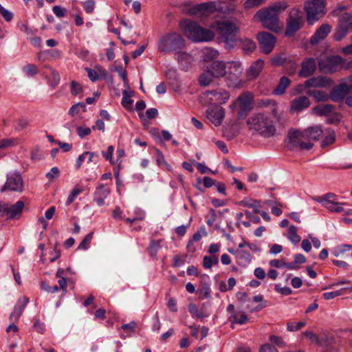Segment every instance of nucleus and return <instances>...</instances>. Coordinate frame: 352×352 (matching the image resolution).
Instances as JSON below:
<instances>
[{
  "mask_svg": "<svg viewBox=\"0 0 352 352\" xmlns=\"http://www.w3.org/2000/svg\"><path fill=\"white\" fill-rule=\"evenodd\" d=\"M287 8V4L285 1L276 2L269 7L258 10L254 16V19L259 21L265 28L278 32L283 28L278 16Z\"/></svg>",
  "mask_w": 352,
  "mask_h": 352,
  "instance_id": "1",
  "label": "nucleus"
},
{
  "mask_svg": "<svg viewBox=\"0 0 352 352\" xmlns=\"http://www.w3.org/2000/svg\"><path fill=\"white\" fill-rule=\"evenodd\" d=\"M246 124L248 130L252 133H256L264 138L273 137L276 132L273 120L262 113L248 118Z\"/></svg>",
  "mask_w": 352,
  "mask_h": 352,
  "instance_id": "2",
  "label": "nucleus"
},
{
  "mask_svg": "<svg viewBox=\"0 0 352 352\" xmlns=\"http://www.w3.org/2000/svg\"><path fill=\"white\" fill-rule=\"evenodd\" d=\"M185 36L193 42H207L212 41L214 36V32L208 29L201 27L197 23L184 20L180 23Z\"/></svg>",
  "mask_w": 352,
  "mask_h": 352,
  "instance_id": "3",
  "label": "nucleus"
},
{
  "mask_svg": "<svg viewBox=\"0 0 352 352\" xmlns=\"http://www.w3.org/2000/svg\"><path fill=\"white\" fill-rule=\"evenodd\" d=\"M184 39L177 32L165 34L159 41V50L163 53L179 52L184 47Z\"/></svg>",
  "mask_w": 352,
  "mask_h": 352,
  "instance_id": "4",
  "label": "nucleus"
},
{
  "mask_svg": "<svg viewBox=\"0 0 352 352\" xmlns=\"http://www.w3.org/2000/svg\"><path fill=\"white\" fill-rule=\"evenodd\" d=\"M307 20L313 24L322 18L326 12L325 0H307L305 3Z\"/></svg>",
  "mask_w": 352,
  "mask_h": 352,
  "instance_id": "5",
  "label": "nucleus"
},
{
  "mask_svg": "<svg viewBox=\"0 0 352 352\" xmlns=\"http://www.w3.org/2000/svg\"><path fill=\"white\" fill-rule=\"evenodd\" d=\"M288 138L290 149L309 150L314 145L311 142H307L304 131L291 129L288 132Z\"/></svg>",
  "mask_w": 352,
  "mask_h": 352,
  "instance_id": "6",
  "label": "nucleus"
},
{
  "mask_svg": "<svg viewBox=\"0 0 352 352\" xmlns=\"http://www.w3.org/2000/svg\"><path fill=\"white\" fill-rule=\"evenodd\" d=\"M243 207L246 208L243 210V213L250 221L254 223L260 222L261 219L257 214L260 213V210L262 208L261 201L250 197H245L243 198Z\"/></svg>",
  "mask_w": 352,
  "mask_h": 352,
  "instance_id": "7",
  "label": "nucleus"
},
{
  "mask_svg": "<svg viewBox=\"0 0 352 352\" xmlns=\"http://www.w3.org/2000/svg\"><path fill=\"white\" fill-rule=\"evenodd\" d=\"M227 74L226 75V82L228 87L240 88L241 85V66L239 62H230L228 63Z\"/></svg>",
  "mask_w": 352,
  "mask_h": 352,
  "instance_id": "8",
  "label": "nucleus"
},
{
  "mask_svg": "<svg viewBox=\"0 0 352 352\" xmlns=\"http://www.w3.org/2000/svg\"><path fill=\"white\" fill-rule=\"evenodd\" d=\"M314 199L321 204L324 208L332 212H342V205H346V203H340L338 201V196L332 192L327 193L322 196L317 197Z\"/></svg>",
  "mask_w": 352,
  "mask_h": 352,
  "instance_id": "9",
  "label": "nucleus"
},
{
  "mask_svg": "<svg viewBox=\"0 0 352 352\" xmlns=\"http://www.w3.org/2000/svg\"><path fill=\"white\" fill-rule=\"evenodd\" d=\"M303 17L297 8H292L289 14L285 35L292 36L303 25Z\"/></svg>",
  "mask_w": 352,
  "mask_h": 352,
  "instance_id": "10",
  "label": "nucleus"
},
{
  "mask_svg": "<svg viewBox=\"0 0 352 352\" xmlns=\"http://www.w3.org/2000/svg\"><path fill=\"white\" fill-rule=\"evenodd\" d=\"M212 28L217 33L221 36L226 41H232L239 31L236 25L228 21H217Z\"/></svg>",
  "mask_w": 352,
  "mask_h": 352,
  "instance_id": "11",
  "label": "nucleus"
},
{
  "mask_svg": "<svg viewBox=\"0 0 352 352\" xmlns=\"http://www.w3.org/2000/svg\"><path fill=\"white\" fill-rule=\"evenodd\" d=\"M24 186L21 175L16 172L9 173L7 175L6 182L1 188V192L6 190L21 192Z\"/></svg>",
  "mask_w": 352,
  "mask_h": 352,
  "instance_id": "12",
  "label": "nucleus"
},
{
  "mask_svg": "<svg viewBox=\"0 0 352 352\" xmlns=\"http://www.w3.org/2000/svg\"><path fill=\"white\" fill-rule=\"evenodd\" d=\"M257 39L261 50L264 54H269L272 52L276 42V38L273 34L262 32L257 34Z\"/></svg>",
  "mask_w": 352,
  "mask_h": 352,
  "instance_id": "13",
  "label": "nucleus"
},
{
  "mask_svg": "<svg viewBox=\"0 0 352 352\" xmlns=\"http://www.w3.org/2000/svg\"><path fill=\"white\" fill-rule=\"evenodd\" d=\"M23 208L24 203L22 201H18L13 205L0 204V212L9 219H16L21 215Z\"/></svg>",
  "mask_w": 352,
  "mask_h": 352,
  "instance_id": "14",
  "label": "nucleus"
},
{
  "mask_svg": "<svg viewBox=\"0 0 352 352\" xmlns=\"http://www.w3.org/2000/svg\"><path fill=\"white\" fill-rule=\"evenodd\" d=\"M352 92V85L345 83L342 80L341 82L333 87L329 94L330 99L336 102H341L346 95Z\"/></svg>",
  "mask_w": 352,
  "mask_h": 352,
  "instance_id": "15",
  "label": "nucleus"
},
{
  "mask_svg": "<svg viewBox=\"0 0 352 352\" xmlns=\"http://www.w3.org/2000/svg\"><path fill=\"white\" fill-rule=\"evenodd\" d=\"M206 117L215 126H220L225 117L224 109L219 106H212L206 111Z\"/></svg>",
  "mask_w": 352,
  "mask_h": 352,
  "instance_id": "16",
  "label": "nucleus"
},
{
  "mask_svg": "<svg viewBox=\"0 0 352 352\" xmlns=\"http://www.w3.org/2000/svg\"><path fill=\"white\" fill-rule=\"evenodd\" d=\"M343 58L339 56H332L328 57L326 60V65L323 66L322 63H319L320 70L329 73H333L341 67L343 63Z\"/></svg>",
  "mask_w": 352,
  "mask_h": 352,
  "instance_id": "17",
  "label": "nucleus"
},
{
  "mask_svg": "<svg viewBox=\"0 0 352 352\" xmlns=\"http://www.w3.org/2000/svg\"><path fill=\"white\" fill-rule=\"evenodd\" d=\"M316 69V60L313 58H307L301 63V69L298 75L302 78H307L312 76Z\"/></svg>",
  "mask_w": 352,
  "mask_h": 352,
  "instance_id": "18",
  "label": "nucleus"
},
{
  "mask_svg": "<svg viewBox=\"0 0 352 352\" xmlns=\"http://www.w3.org/2000/svg\"><path fill=\"white\" fill-rule=\"evenodd\" d=\"M331 84L329 78L320 76L309 78L305 82L304 86L306 88H324L330 87Z\"/></svg>",
  "mask_w": 352,
  "mask_h": 352,
  "instance_id": "19",
  "label": "nucleus"
},
{
  "mask_svg": "<svg viewBox=\"0 0 352 352\" xmlns=\"http://www.w3.org/2000/svg\"><path fill=\"white\" fill-rule=\"evenodd\" d=\"M264 65L265 62L261 58L254 61L246 71V80H252L256 78L261 72Z\"/></svg>",
  "mask_w": 352,
  "mask_h": 352,
  "instance_id": "20",
  "label": "nucleus"
},
{
  "mask_svg": "<svg viewBox=\"0 0 352 352\" xmlns=\"http://www.w3.org/2000/svg\"><path fill=\"white\" fill-rule=\"evenodd\" d=\"M204 96L211 102L225 103L230 98L228 93L225 90H213L204 93Z\"/></svg>",
  "mask_w": 352,
  "mask_h": 352,
  "instance_id": "21",
  "label": "nucleus"
},
{
  "mask_svg": "<svg viewBox=\"0 0 352 352\" xmlns=\"http://www.w3.org/2000/svg\"><path fill=\"white\" fill-rule=\"evenodd\" d=\"M110 192V189L104 184L98 185L94 194V201L99 206H104L105 204L104 199L109 197Z\"/></svg>",
  "mask_w": 352,
  "mask_h": 352,
  "instance_id": "22",
  "label": "nucleus"
},
{
  "mask_svg": "<svg viewBox=\"0 0 352 352\" xmlns=\"http://www.w3.org/2000/svg\"><path fill=\"white\" fill-rule=\"evenodd\" d=\"M265 307L266 303L263 302V296L261 294L254 296L252 299H249L246 305V308L250 312L259 311Z\"/></svg>",
  "mask_w": 352,
  "mask_h": 352,
  "instance_id": "23",
  "label": "nucleus"
},
{
  "mask_svg": "<svg viewBox=\"0 0 352 352\" xmlns=\"http://www.w3.org/2000/svg\"><path fill=\"white\" fill-rule=\"evenodd\" d=\"M217 1H209L196 5L194 10L197 13L208 15L217 12Z\"/></svg>",
  "mask_w": 352,
  "mask_h": 352,
  "instance_id": "24",
  "label": "nucleus"
},
{
  "mask_svg": "<svg viewBox=\"0 0 352 352\" xmlns=\"http://www.w3.org/2000/svg\"><path fill=\"white\" fill-rule=\"evenodd\" d=\"M309 105L310 101L307 96H299L292 101L290 111L292 113L299 112L309 107Z\"/></svg>",
  "mask_w": 352,
  "mask_h": 352,
  "instance_id": "25",
  "label": "nucleus"
},
{
  "mask_svg": "<svg viewBox=\"0 0 352 352\" xmlns=\"http://www.w3.org/2000/svg\"><path fill=\"white\" fill-rule=\"evenodd\" d=\"M331 32V27L328 24L322 25L310 38V43L316 45L324 39Z\"/></svg>",
  "mask_w": 352,
  "mask_h": 352,
  "instance_id": "26",
  "label": "nucleus"
},
{
  "mask_svg": "<svg viewBox=\"0 0 352 352\" xmlns=\"http://www.w3.org/2000/svg\"><path fill=\"white\" fill-rule=\"evenodd\" d=\"M304 132L307 141V142L318 140L323 134V131L320 126L308 127Z\"/></svg>",
  "mask_w": 352,
  "mask_h": 352,
  "instance_id": "27",
  "label": "nucleus"
},
{
  "mask_svg": "<svg viewBox=\"0 0 352 352\" xmlns=\"http://www.w3.org/2000/svg\"><path fill=\"white\" fill-rule=\"evenodd\" d=\"M28 298L23 296L21 297L19 300L16 305L14 306V309L13 311L10 314V319L17 320L21 315L22 314L25 307L28 303Z\"/></svg>",
  "mask_w": 352,
  "mask_h": 352,
  "instance_id": "28",
  "label": "nucleus"
},
{
  "mask_svg": "<svg viewBox=\"0 0 352 352\" xmlns=\"http://www.w3.org/2000/svg\"><path fill=\"white\" fill-rule=\"evenodd\" d=\"M220 73H212L208 67L207 70L200 75L199 78V84L202 86H207L212 82L214 78H219Z\"/></svg>",
  "mask_w": 352,
  "mask_h": 352,
  "instance_id": "29",
  "label": "nucleus"
},
{
  "mask_svg": "<svg viewBox=\"0 0 352 352\" xmlns=\"http://www.w3.org/2000/svg\"><path fill=\"white\" fill-rule=\"evenodd\" d=\"M217 12L223 14H230L236 9L235 5L230 2L217 1Z\"/></svg>",
  "mask_w": 352,
  "mask_h": 352,
  "instance_id": "30",
  "label": "nucleus"
},
{
  "mask_svg": "<svg viewBox=\"0 0 352 352\" xmlns=\"http://www.w3.org/2000/svg\"><path fill=\"white\" fill-rule=\"evenodd\" d=\"M334 110V107L332 104H320L312 109V112L318 116H327L331 115Z\"/></svg>",
  "mask_w": 352,
  "mask_h": 352,
  "instance_id": "31",
  "label": "nucleus"
},
{
  "mask_svg": "<svg viewBox=\"0 0 352 352\" xmlns=\"http://www.w3.org/2000/svg\"><path fill=\"white\" fill-rule=\"evenodd\" d=\"M208 68L212 73H220L219 78L226 76L227 74V70H226V68L228 69L227 66L225 65L223 62L219 60L212 62Z\"/></svg>",
  "mask_w": 352,
  "mask_h": 352,
  "instance_id": "32",
  "label": "nucleus"
},
{
  "mask_svg": "<svg viewBox=\"0 0 352 352\" xmlns=\"http://www.w3.org/2000/svg\"><path fill=\"white\" fill-rule=\"evenodd\" d=\"M290 84L291 80L287 77L282 76L280 78L278 86L274 90V94L278 96L283 95Z\"/></svg>",
  "mask_w": 352,
  "mask_h": 352,
  "instance_id": "33",
  "label": "nucleus"
},
{
  "mask_svg": "<svg viewBox=\"0 0 352 352\" xmlns=\"http://www.w3.org/2000/svg\"><path fill=\"white\" fill-rule=\"evenodd\" d=\"M85 70L87 72V75L89 78L92 81H96L99 79L100 76H106L107 72L104 69L98 67V72L95 71L94 69H90V68H85Z\"/></svg>",
  "mask_w": 352,
  "mask_h": 352,
  "instance_id": "34",
  "label": "nucleus"
},
{
  "mask_svg": "<svg viewBox=\"0 0 352 352\" xmlns=\"http://www.w3.org/2000/svg\"><path fill=\"white\" fill-rule=\"evenodd\" d=\"M307 95L312 96L316 102L327 101L330 97L325 91L309 90L307 91Z\"/></svg>",
  "mask_w": 352,
  "mask_h": 352,
  "instance_id": "35",
  "label": "nucleus"
},
{
  "mask_svg": "<svg viewBox=\"0 0 352 352\" xmlns=\"http://www.w3.org/2000/svg\"><path fill=\"white\" fill-rule=\"evenodd\" d=\"M339 25L351 32L352 14L347 12L342 14L339 19Z\"/></svg>",
  "mask_w": 352,
  "mask_h": 352,
  "instance_id": "36",
  "label": "nucleus"
},
{
  "mask_svg": "<svg viewBox=\"0 0 352 352\" xmlns=\"http://www.w3.org/2000/svg\"><path fill=\"white\" fill-rule=\"evenodd\" d=\"M134 92L129 89V88H126L122 91V104L125 108H129L131 104L133 102V100L131 99V96H133Z\"/></svg>",
  "mask_w": 352,
  "mask_h": 352,
  "instance_id": "37",
  "label": "nucleus"
},
{
  "mask_svg": "<svg viewBox=\"0 0 352 352\" xmlns=\"http://www.w3.org/2000/svg\"><path fill=\"white\" fill-rule=\"evenodd\" d=\"M289 60L283 54H279L271 58V64L274 67L285 66Z\"/></svg>",
  "mask_w": 352,
  "mask_h": 352,
  "instance_id": "38",
  "label": "nucleus"
},
{
  "mask_svg": "<svg viewBox=\"0 0 352 352\" xmlns=\"http://www.w3.org/2000/svg\"><path fill=\"white\" fill-rule=\"evenodd\" d=\"M188 311L190 313L192 318L202 319L207 317L208 316L204 313V311L202 309H199L197 307V306L193 303H190L188 305Z\"/></svg>",
  "mask_w": 352,
  "mask_h": 352,
  "instance_id": "39",
  "label": "nucleus"
},
{
  "mask_svg": "<svg viewBox=\"0 0 352 352\" xmlns=\"http://www.w3.org/2000/svg\"><path fill=\"white\" fill-rule=\"evenodd\" d=\"M19 144L17 138H3L0 140V150H5L16 146Z\"/></svg>",
  "mask_w": 352,
  "mask_h": 352,
  "instance_id": "40",
  "label": "nucleus"
},
{
  "mask_svg": "<svg viewBox=\"0 0 352 352\" xmlns=\"http://www.w3.org/2000/svg\"><path fill=\"white\" fill-rule=\"evenodd\" d=\"M219 260L217 256H205L203 259V267L205 269H210L212 265H217Z\"/></svg>",
  "mask_w": 352,
  "mask_h": 352,
  "instance_id": "41",
  "label": "nucleus"
},
{
  "mask_svg": "<svg viewBox=\"0 0 352 352\" xmlns=\"http://www.w3.org/2000/svg\"><path fill=\"white\" fill-rule=\"evenodd\" d=\"M253 107V95L250 92L243 93V112Z\"/></svg>",
  "mask_w": 352,
  "mask_h": 352,
  "instance_id": "42",
  "label": "nucleus"
},
{
  "mask_svg": "<svg viewBox=\"0 0 352 352\" xmlns=\"http://www.w3.org/2000/svg\"><path fill=\"white\" fill-rule=\"evenodd\" d=\"M287 238L294 243H297L300 241V237L297 234V228L296 226H290L289 227Z\"/></svg>",
  "mask_w": 352,
  "mask_h": 352,
  "instance_id": "43",
  "label": "nucleus"
},
{
  "mask_svg": "<svg viewBox=\"0 0 352 352\" xmlns=\"http://www.w3.org/2000/svg\"><path fill=\"white\" fill-rule=\"evenodd\" d=\"M327 132H328V135L325 137V138L321 142V146L322 147H325V146L332 144L336 140V134H335L334 131H333L331 129H328Z\"/></svg>",
  "mask_w": 352,
  "mask_h": 352,
  "instance_id": "44",
  "label": "nucleus"
},
{
  "mask_svg": "<svg viewBox=\"0 0 352 352\" xmlns=\"http://www.w3.org/2000/svg\"><path fill=\"white\" fill-rule=\"evenodd\" d=\"M161 243L162 240H153L151 241L148 250L151 256H155L157 252L161 249Z\"/></svg>",
  "mask_w": 352,
  "mask_h": 352,
  "instance_id": "45",
  "label": "nucleus"
},
{
  "mask_svg": "<svg viewBox=\"0 0 352 352\" xmlns=\"http://www.w3.org/2000/svg\"><path fill=\"white\" fill-rule=\"evenodd\" d=\"M60 81V76L57 72L50 69V77L49 79V85L52 88H54L57 86Z\"/></svg>",
  "mask_w": 352,
  "mask_h": 352,
  "instance_id": "46",
  "label": "nucleus"
},
{
  "mask_svg": "<svg viewBox=\"0 0 352 352\" xmlns=\"http://www.w3.org/2000/svg\"><path fill=\"white\" fill-rule=\"evenodd\" d=\"M93 232H89L88 234H87L85 237L83 239V240L78 245V249L82 250H87L90 245L91 241L93 238Z\"/></svg>",
  "mask_w": 352,
  "mask_h": 352,
  "instance_id": "47",
  "label": "nucleus"
},
{
  "mask_svg": "<svg viewBox=\"0 0 352 352\" xmlns=\"http://www.w3.org/2000/svg\"><path fill=\"white\" fill-rule=\"evenodd\" d=\"M229 322H231V327L234 328V324H242V314L241 312H234L230 314L228 317Z\"/></svg>",
  "mask_w": 352,
  "mask_h": 352,
  "instance_id": "48",
  "label": "nucleus"
},
{
  "mask_svg": "<svg viewBox=\"0 0 352 352\" xmlns=\"http://www.w3.org/2000/svg\"><path fill=\"white\" fill-rule=\"evenodd\" d=\"M350 31L348 29L344 28L341 25H338V28L334 34V38L336 41H341L344 38Z\"/></svg>",
  "mask_w": 352,
  "mask_h": 352,
  "instance_id": "49",
  "label": "nucleus"
},
{
  "mask_svg": "<svg viewBox=\"0 0 352 352\" xmlns=\"http://www.w3.org/2000/svg\"><path fill=\"white\" fill-rule=\"evenodd\" d=\"M23 71L28 76H34L38 72V69L36 65L33 64H28L23 67Z\"/></svg>",
  "mask_w": 352,
  "mask_h": 352,
  "instance_id": "50",
  "label": "nucleus"
},
{
  "mask_svg": "<svg viewBox=\"0 0 352 352\" xmlns=\"http://www.w3.org/2000/svg\"><path fill=\"white\" fill-rule=\"evenodd\" d=\"M256 45L254 41L250 38H243V52H251L256 49Z\"/></svg>",
  "mask_w": 352,
  "mask_h": 352,
  "instance_id": "51",
  "label": "nucleus"
},
{
  "mask_svg": "<svg viewBox=\"0 0 352 352\" xmlns=\"http://www.w3.org/2000/svg\"><path fill=\"white\" fill-rule=\"evenodd\" d=\"M232 111L236 110L238 116L242 114V95L238 96L236 100L230 105Z\"/></svg>",
  "mask_w": 352,
  "mask_h": 352,
  "instance_id": "52",
  "label": "nucleus"
},
{
  "mask_svg": "<svg viewBox=\"0 0 352 352\" xmlns=\"http://www.w3.org/2000/svg\"><path fill=\"white\" fill-rule=\"evenodd\" d=\"M306 324L305 322H289L287 324V329L289 331H295L300 330L302 327H305Z\"/></svg>",
  "mask_w": 352,
  "mask_h": 352,
  "instance_id": "53",
  "label": "nucleus"
},
{
  "mask_svg": "<svg viewBox=\"0 0 352 352\" xmlns=\"http://www.w3.org/2000/svg\"><path fill=\"white\" fill-rule=\"evenodd\" d=\"M84 10L87 14H91L94 12L96 6V2L94 0H87L81 3Z\"/></svg>",
  "mask_w": 352,
  "mask_h": 352,
  "instance_id": "54",
  "label": "nucleus"
},
{
  "mask_svg": "<svg viewBox=\"0 0 352 352\" xmlns=\"http://www.w3.org/2000/svg\"><path fill=\"white\" fill-rule=\"evenodd\" d=\"M82 191V189L78 187H75L69 193L67 200V204H71L75 198Z\"/></svg>",
  "mask_w": 352,
  "mask_h": 352,
  "instance_id": "55",
  "label": "nucleus"
},
{
  "mask_svg": "<svg viewBox=\"0 0 352 352\" xmlns=\"http://www.w3.org/2000/svg\"><path fill=\"white\" fill-rule=\"evenodd\" d=\"M177 59L181 65H183V63H190L192 60V56L184 52L178 53L177 55Z\"/></svg>",
  "mask_w": 352,
  "mask_h": 352,
  "instance_id": "56",
  "label": "nucleus"
},
{
  "mask_svg": "<svg viewBox=\"0 0 352 352\" xmlns=\"http://www.w3.org/2000/svg\"><path fill=\"white\" fill-rule=\"evenodd\" d=\"M116 72L118 73L120 78L124 81V85L126 88H129V82L127 79V72L122 68V66H118L116 68Z\"/></svg>",
  "mask_w": 352,
  "mask_h": 352,
  "instance_id": "57",
  "label": "nucleus"
},
{
  "mask_svg": "<svg viewBox=\"0 0 352 352\" xmlns=\"http://www.w3.org/2000/svg\"><path fill=\"white\" fill-rule=\"evenodd\" d=\"M85 108L86 107L84 104L78 102L72 106L69 110V114L72 116H74L79 113L80 109H83V110L85 111Z\"/></svg>",
  "mask_w": 352,
  "mask_h": 352,
  "instance_id": "58",
  "label": "nucleus"
},
{
  "mask_svg": "<svg viewBox=\"0 0 352 352\" xmlns=\"http://www.w3.org/2000/svg\"><path fill=\"white\" fill-rule=\"evenodd\" d=\"M265 0H246L244 6L247 9L258 7L265 2Z\"/></svg>",
  "mask_w": 352,
  "mask_h": 352,
  "instance_id": "59",
  "label": "nucleus"
},
{
  "mask_svg": "<svg viewBox=\"0 0 352 352\" xmlns=\"http://www.w3.org/2000/svg\"><path fill=\"white\" fill-rule=\"evenodd\" d=\"M0 14H1V16L3 17V19L6 21H10L13 18V14L12 13V12L4 8L1 4H0Z\"/></svg>",
  "mask_w": 352,
  "mask_h": 352,
  "instance_id": "60",
  "label": "nucleus"
},
{
  "mask_svg": "<svg viewBox=\"0 0 352 352\" xmlns=\"http://www.w3.org/2000/svg\"><path fill=\"white\" fill-rule=\"evenodd\" d=\"M85 155L88 156L87 163L94 162V164H97L99 161V155L95 152H89L86 151Z\"/></svg>",
  "mask_w": 352,
  "mask_h": 352,
  "instance_id": "61",
  "label": "nucleus"
},
{
  "mask_svg": "<svg viewBox=\"0 0 352 352\" xmlns=\"http://www.w3.org/2000/svg\"><path fill=\"white\" fill-rule=\"evenodd\" d=\"M205 56L204 60H207L210 58H214L218 56L219 54L217 50L210 49V48H206L204 51Z\"/></svg>",
  "mask_w": 352,
  "mask_h": 352,
  "instance_id": "62",
  "label": "nucleus"
},
{
  "mask_svg": "<svg viewBox=\"0 0 352 352\" xmlns=\"http://www.w3.org/2000/svg\"><path fill=\"white\" fill-rule=\"evenodd\" d=\"M302 335L308 338L311 343L319 344L320 340L317 335L311 331H304Z\"/></svg>",
  "mask_w": 352,
  "mask_h": 352,
  "instance_id": "63",
  "label": "nucleus"
},
{
  "mask_svg": "<svg viewBox=\"0 0 352 352\" xmlns=\"http://www.w3.org/2000/svg\"><path fill=\"white\" fill-rule=\"evenodd\" d=\"M76 132L80 138H83L91 133V129L89 127L78 126L76 128Z\"/></svg>",
  "mask_w": 352,
  "mask_h": 352,
  "instance_id": "64",
  "label": "nucleus"
}]
</instances>
